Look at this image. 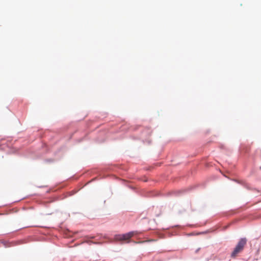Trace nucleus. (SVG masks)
Returning <instances> with one entry per match:
<instances>
[{"label":"nucleus","instance_id":"1","mask_svg":"<svg viewBox=\"0 0 261 261\" xmlns=\"http://www.w3.org/2000/svg\"><path fill=\"white\" fill-rule=\"evenodd\" d=\"M144 230H134L123 234H116L114 236V240L116 241L125 242L126 243L132 242L134 244H142L145 242H154L156 241V240L155 239H148L144 241L137 242L130 239L132 237H135L137 239H140V238L139 236L142 234Z\"/></svg>","mask_w":261,"mask_h":261},{"label":"nucleus","instance_id":"2","mask_svg":"<svg viewBox=\"0 0 261 261\" xmlns=\"http://www.w3.org/2000/svg\"><path fill=\"white\" fill-rule=\"evenodd\" d=\"M246 242L247 240L245 238H241L240 240L231 254V257H235L237 254L243 249Z\"/></svg>","mask_w":261,"mask_h":261},{"label":"nucleus","instance_id":"3","mask_svg":"<svg viewBox=\"0 0 261 261\" xmlns=\"http://www.w3.org/2000/svg\"><path fill=\"white\" fill-rule=\"evenodd\" d=\"M87 238L89 239H94L95 240V241H98V240H100L102 239H108L107 236L103 235L101 233L97 234L96 236H87Z\"/></svg>","mask_w":261,"mask_h":261},{"label":"nucleus","instance_id":"4","mask_svg":"<svg viewBox=\"0 0 261 261\" xmlns=\"http://www.w3.org/2000/svg\"><path fill=\"white\" fill-rule=\"evenodd\" d=\"M85 242L90 245H92V244L101 245L103 243V242H102L93 241L91 240H89V239L85 241Z\"/></svg>","mask_w":261,"mask_h":261},{"label":"nucleus","instance_id":"5","mask_svg":"<svg viewBox=\"0 0 261 261\" xmlns=\"http://www.w3.org/2000/svg\"><path fill=\"white\" fill-rule=\"evenodd\" d=\"M216 231V229H209L204 231H201L199 233V234H206L208 233H212Z\"/></svg>","mask_w":261,"mask_h":261},{"label":"nucleus","instance_id":"6","mask_svg":"<svg viewBox=\"0 0 261 261\" xmlns=\"http://www.w3.org/2000/svg\"><path fill=\"white\" fill-rule=\"evenodd\" d=\"M1 243L4 245V246L6 248L9 247L11 246V243L9 242H8V241H2Z\"/></svg>","mask_w":261,"mask_h":261},{"label":"nucleus","instance_id":"7","mask_svg":"<svg viewBox=\"0 0 261 261\" xmlns=\"http://www.w3.org/2000/svg\"><path fill=\"white\" fill-rule=\"evenodd\" d=\"M53 161H54V160L51 159H46L45 160V162H47V163H52V162H53Z\"/></svg>","mask_w":261,"mask_h":261},{"label":"nucleus","instance_id":"8","mask_svg":"<svg viewBox=\"0 0 261 261\" xmlns=\"http://www.w3.org/2000/svg\"><path fill=\"white\" fill-rule=\"evenodd\" d=\"M200 250V248H197V249L195 250V252L196 253H197L199 252V251Z\"/></svg>","mask_w":261,"mask_h":261},{"label":"nucleus","instance_id":"9","mask_svg":"<svg viewBox=\"0 0 261 261\" xmlns=\"http://www.w3.org/2000/svg\"><path fill=\"white\" fill-rule=\"evenodd\" d=\"M76 192V191H74V192H73L70 194V195H73V194H75Z\"/></svg>","mask_w":261,"mask_h":261},{"label":"nucleus","instance_id":"10","mask_svg":"<svg viewBox=\"0 0 261 261\" xmlns=\"http://www.w3.org/2000/svg\"><path fill=\"white\" fill-rule=\"evenodd\" d=\"M173 227H180V226L178 225H175Z\"/></svg>","mask_w":261,"mask_h":261},{"label":"nucleus","instance_id":"11","mask_svg":"<svg viewBox=\"0 0 261 261\" xmlns=\"http://www.w3.org/2000/svg\"><path fill=\"white\" fill-rule=\"evenodd\" d=\"M228 227V226H225L224 228H223V230H225L226 229H227Z\"/></svg>","mask_w":261,"mask_h":261},{"label":"nucleus","instance_id":"12","mask_svg":"<svg viewBox=\"0 0 261 261\" xmlns=\"http://www.w3.org/2000/svg\"><path fill=\"white\" fill-rule=\"evenodd\" d=\"M146 134H147V135H150V133H149V132H147Z\"/></svg>","mask_w":261,"mask_h":261},{"label":"nucleus","instance_id":"13","mask_svg":"<svg viewBox=\"0 0 261 261\" xmlns=\"http://www.w3.org/2000/svg\"><path fill=\"white\" fill-rule=\"evenodd\" d=\"M234 180L236 182H238V183L239 182L238 180Z\"/></svg>","mask_w":261,"mask_h":261},{"label":"nucleus","instance_id":"14","mask_svg":"<svg viewBox=\"0 0 261 261\" xmlns=\"http://www.w3.org/2000/svg\"><path fill=\"white\" fill-rule=\"evenodd\" d=\"M130 188H131L132 189H134V188L132 187H130Z\"/></svg>","mask_w":261,"mask_h":261},{"label":"nucleus","instance_id":"15","mask_svg":"<svg viewBox=\"0 0 261 261\" xmlns=\"http://www.w3.org/2000/svg\"><path fill=\"white\" fill-rule=\"evenodd\" d=\"M109 240H110V242H112V240H111V239H109Z\"/></svg>","mask_w":261,"mask_h":261},{"label":"nucleus","instance_id":"16","mask_svg":"<svg viewBox=\"0 0 261 261\" xmlns=\"http://www.w3.org/2000/svg\"><path fill=\"white\" fill-rule=\"evenodd\" d=\"M260 169L261 170V166L260 167Z\"/></svg>","mask_w":261,"mask_h":261}]
</instances>
